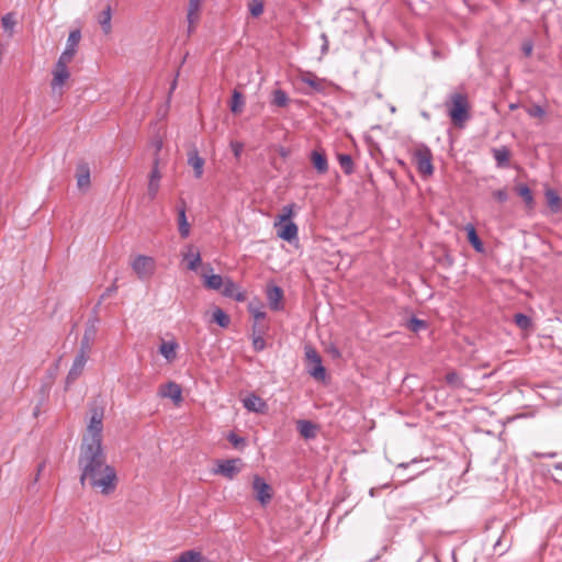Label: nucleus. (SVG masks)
Segmentation results:
<instances>
[{
	"label": "nucleus",
	"mask_w": 562,
	"mask_h": 562,
	"mask_svg": "<svg viewBox=\"0 0 562 562\" xmlns=\"http://www.w3.org/2000/svg\"><path fill=\"white\" fill-rule=\"evenodd\" d=\"M78 467L80 469V484L86 483L98 491L100 494L108 496L115 492L119 483L115 469L106 463V456L103 448H92L80 450L78 457Z\"/></svg>",
	"instance_id": "nucleus-1"
},
{
	"label": "nucleus",
	"mask_w": 562,
	"mask_h": 562,
	"mask_svg": "<svg viewBox=\"0 0 562 562\" xmlns=\"http://www.w3.org/2000/svg\"><path fill=\"white\" fill-rule=\"evenodd\" d=\"M103 417H104V409L102 406H99L97 404H92L90 406V420L87 427L89 437H83L80 450H86L90 446L92 448H95L99 446V448L102 447V430H103Z\"/></svg>",
	"instance_id": "nucleus-2"
},
{
	"label": "nucleus",
	"mask_w": 562,
	"mask_h": 562,
	"mask_svg": "<svg viewBox=\"0 0 562 562\" xmlns=\"http://www.w3.org/2000/svg\"><path fill=\"white\" fill-rule=\"evenodd\" d=\"M446 106L451 122L458 127H463L464 123L470 119V104L467 94L460 92L451 93L446 102Z\"/></svg>",
	"instance_id": "nucleus-3"
},
{
	"label": "nucleus",
	"mask_w": 562,
	"mask_h": 562,
	"mask_svg": "<svg viewBox=\"0 0 562 562\" xmlns=\"http://www.w3.org/2000/svg\"><path fill=\"white\" fill-rule=\"evenodd\" d=\"M292 205H286L283 207V213L279 215V223H276V226H279L277 234L278 237L291 243L292 240L297 238V225L291 221L293 215Z\"/></svg>",
	"instance_id": "nucleus-4"
},
{
	"label": "nucleus",
	"mask_w": 562,
	"mask_h": 562,
	"mask_svg": "<svg viewBox=\"0 0 562 562\" xmlns=\"http://www.w3.org/2000/svg\"><path fill=\"white\" fill-rule=\"evenodd\" d=\"M413 159L418 172L423 177L434 173L432 153L426 144H418L413 153Z\"/></svg>",
	"instance_id": "nucleus-5"
},
{
	"label": "nucleus",
	"mask_w": 562,
	"mask_h": 562,
	"mask_svg": "<svg viewBox=\"0 0 562 562\" xmlns=\"http://www.w3.org/2000/svg\"><path fill=\"white\" fill-rule=\"evenodd\" d=\"M305 357L307 361V372L317 381H324L326 378V369L323 366L322 357L315 348L305 347Z\"/></svg>",
	"instance_id": "nucleus-6"
},
{
	"label": "nucleus",
	"mask_w": 562,
	"mask_h": 562,
	"mask_svg": "<svg viewBox=\"0 0 562 562\" xmlns=\"http://www.w3.org/2000/svg\"><path fill=\"white\" fill-rule=\"evenodd\" d=\"M251 488L255 499L258 501L261 506H267L271 502L273 491L271 485L268 484L263 477L255 474L252 476Z\"/></svg>",
	"instance_id": "nucleus-7"
},
{
	"label": "nucleus",
	"mask_w": 562,
	"mask_h": 562,
	"mask_svg": "<svg viewBox=\"0 0 562 562\" xmlns=\"http://www.w3.org/2000/svg\"><path fill=\"white\" fill-rule=\"evenodd\" d=\"M131 266L140 280L149 279L155 272V260L149 256L138 255Z\"/></svg>",
	"instance_id": "nucleus-8"
},
{
	"label": "nucleus",
	"mask_w": 562,
	"mask_h": 562,
	"mask_svg": "<svg viewBox=\"0 0 562 562\" xmlns=\"http://www.w3.org/2000/svg\"><path fill=\"white\" fill-rule=\"evenodd\" d=\"M241 467L243 461L239 458L218 460L214 473L233 480L241 471Z\"/></svg>",
	"instance_id": "nucleus-9"
},
{
	"label": "nucleus",
	"mask_w": 562,
	"mask_h": 562,
	"mask_svg": "<svg viewBox=\"0 0 562 562\" xmlns=\"http://www.w3.org/2000/svg\"><path fill=\"white\" fill-rule=\"evenodd\" d=\"M89 356L82 352H78L74 359L72 366L68 371L65 381V389L67 390L82 373L85 366L88 361Z\"/></svg>",
	"instance_id": "nucleus-10"
},
{
	"label": "nucleus",
	"mask_w": 562,
	"mask_h": 562,
	"mask_svg": "<svg viewBox=\"0 0 562 562\" xmlns=\"http://www.w3.org/2000/svg\"><path fill=\"white\" fill-rule=\"evenodd\" d=\"M81 40V32L80 30H72L70 31L66 44V48L60 54L58 60H61L63 63L69 64L77 52V46Z\"/></svg>",
	"instance_id": "nucleus-11"
},
{
	"label": "nucleus",
	"mask_w": 562,
	"mask_h": 562,
	"mask_svg": "<svg viewBox=\"0 0 562 562\" xmlns=\"http://www.w3.org/2000/svg\"><path fill=\"white\" fill-rule=\"evenodd\" d=\"M266 296L270 310L279 312L284 308L282 303L284 294L283 290L279 285L268 284L266 289Z\"/></svg>",
	"instance_id": "nucleus-12"
},
{
	"label": "nucleus",
	"mask_w": 562,
	"mask_h": 562,
	"mask_svg": "<svg viewBox=\"0 0 562 562\" xmlns=\"http://www.w3.org/2000/svg\"><path fill=\"white\" fill-rule=\"evenodd\" d=\"M159 157L154 158L153 168L149 173L147 193L150 200H154L157 196L160 187L161 173L159 171Z\"/></svg>",
	"instance_id": "nucleus-13"
},
{
	"label": "nucleus",
	"mask_w": 562,
	"mask_h": 562,
	"mask_svg": "<svg viewBox=\"0 0 562 562\" xmlns=\"http://www.w3.org/2000/svg\"><path fill=\"white\" fill-rule=\"evenodd\" d=\"M68 64L57 60L53 70L52 90L55 93L58 88H61L64 83L69 79L70 72L67 67Z\"/></svg>",
	"instance_id": "nucleus-14"
},
{
	"label": "nucleus",
	"mask_w": 562,
	"mask_h": 562,
	"mask_svg": "<svg viewBox=\"0 0 562 562\" xmlns=\"http://www.w3.org/2000/svg\"><path fill=\"white\" fill-rule=\"evenodd\" d=\"M221 293L223 296L234 299L236 302H245L247 299L245 291L240 290L231 278H225Z\"/></svg>",
	"instance_id": "nucleus-15"
},
{
	"label": "nucleus",
	"mask_w": 562,
	"mask_h": 562,
	"mask_svg": "<svg viewBox=\"0 0 562 562\" xmlns=\"http://www.w3.org/2000/svg\"><path fill=\"white\" fill-rule=\"evenodd\" d=\"M95 323H97V318H93L92 321H89L86 329H85V334L81 338V341H80V350L79 352H82V353H86L89 356L90 351H91V345L95 338V335H97V326H95Z\"/></svg>",
	"instance_id": "nucleus-16"
},
{
	"label": "nucleus",
	"mask_w": 562,
	"mask_h": 562,
	"mask_svg": "<svg viewBox=\"0 0 562 562\" xmlns=\"http://www.w3.org/2000/svg\"><path fill=\"white\" fill-rule=\"evenodd\" d=\"M77 187L79 190H87L90 187V167L89 164L80 160L76 167Z\"/></svg>",
	"instance_id": "nucleus-17"
},
{
	"label": "nucleus",
	"mask_w": 562,
	"mask_h": 562,
	"mask_svg": "<svg viewBox=\"0 0 562 562\" xmlns=\"http://www.w3.org/2000/svg\"><path fill=\"white\" fill-rule=\"evenodd\" d=\"M243 405L247 411L254 412V413H259V414H265L268 408L267 403L260 396L256 395L255 393L248 394L243 400Z\"/></svg>",
	"instance_id": "nucleus-18"
},
{
	"label": "nucleus",
	"mask_w": 562,
	"mask_h": 562,
	"mask_svg": "<svg viewBox=\"0 0 562 562\" xmlns=\"http://www.w3.org/2000/svg\"><path fill=\"white\" fill-rule=\"evenodd\" d=\"M161 397H168L173 401L175 404H179L182 401V390L176 382H168L162 385L159 391Z\"/></svg>",
	"instance_id": "nucleus-19"
},
{
	"label": "nucleus",
	"mask_w": 562,
	"mask_h": 562,
	"mask_svg": "<svg viewBox=\"0 0 562 562\" xmlns=\"http://www.w3.org/2000/svg\"><path fill=\"white\" fill-rule=\"evenodd\" d=\"M187 205L184 200H180V205L178 206V226L179 234L182 238H187L190 235V224L187 221Z\"/></svg>",
	"instance_id": "nucleus-20"
},
{
	"label": "nucleus",
	"mask_w": 562,
	"mask_h": 562,
	"mask_svg": "<svg viewBox=\"0 0 562 562\" xmlns=\"http://www.w3.org/2000/svg\"><path fill=\"white\" fill-rule=\"evenodd\" d=\"M204 159L199 156V153L195 148L188 153V164L194 170V177L196 179L201 178L203 175Z\"/></svg>",
	"instance_id": "nucleus-21"
},
{
	"label": "nucleus",
	"mask_w": 562,
	"mask_h": 562,
	"mask_svg": "<svg viewBox=\"0 0 562 562\" xmlns=\"http://www.w3.org/2000/svg\"><path fill=\"white\" fill-rule=\"evenodd\" d=\"M311 161L318 173H326L328 171V161L324 151L313 150Z\"/></svg>",
	"instance_id": "nucleus-22"
},
{
	"label": "nucleus",
	"mask_w": 562,
	"mask_h": 562,
	"mask_svg": "<svg viewBox=\"0 0 562 562\" xmlns=\"http://www.w3.org/2000/svg\"><path fill=\"white\" fill-rule=\"evenodd\" d=\"M492 154L498 168L509 166L510 150L506 146L492 148Z\"/></svg>",
	"instance_id": "nucleus-23"
},
{
	"label": "nucleus",
	"mask_w": 562,
	"mask_h": 562,
	"mask_svg": "<svg viewBox=\"0 0 562 562\" xmlns=\"http://www.w3.org/2000/svg\"><path fill=\"white\" fill-rule=\"evenodd\" d=\"M465 232L468 241L474 248V250L477 252H483L484 244L480 236L477 235L475 227L472 224H468L465 226Z\"/></svg>",
	"instance_id": "nucleus-24"
},
{
	"label": "nucleus",
	"mask_w": 562,
	"mask_h": 562,
	"mask_svg": "<svg viewBox=\"0 0 562 562\" xmlns=\"http://www.w3.org/2000/svg\"><path fill=\"white\" fill-rule=\"evenodd\" d=\"M98 23L100 24L104 34H109L112 30L111 19H112V8L108 4L99 14H98Z\"/></svg>",
	"instance_id": "nucleus-25"
},
{
	"label": "nucleus",
	"mask_w": 562,
	"mask_h": 562,
	"mask_svg": "<svg viewBox=\"0 0 562 562\" xmlns=\"http://www.w3.org/2000/svg\"><path fill=\"white\" fill-rule=\"evenodd\" d=\"M297 430L305 439H313L316 437L317 426L311 420L301 419L297 422Z\"/></svg>",
	"instance_id": "nucleus-26"
},
{
	"label": "nucleus",
	"mask_w": 562,
	"mask_h": 562,
	"mask_svg": "<svg viewBox=\"0 0 562 562\" xmlns=\"http://www.w3.org/2000/svg\"><path fill=\"white\" fill-rule=\"evenodd\" d=\"M178 342L175 340L164 341L159 347V352L168 361H173L177 357Z\"/></svg>",
	"instance_id": "nucleus-27"
},
{
	"label": "nucleus",
	"mask_w": 562,
	"mask_h": 562,
	"mask_svg": "<svg viewBox=\"0 0 562 562\" xmlns=\"http://www.w3.org/2000/svg\"><path fill=\"white\" fill-rule=\"evenodd\" d=\"M515 190L517 194L524 200L526 206L530 210L533 209L535 200L530 188L525 183H520L516 186Z\"/></svg>",
	"instance_id": "nucleus-28"
},
{
	"label": "nucleus",
	"mask_w": 562,
	"mask_h": 562,
	"mask_svg": "<svg viewBox=\"0 0 562 562\" xmlns=\"http://www.w3.org/2000/svg\"><path fill=\"white\" fill-rule=\"evenodd\" d=\"M245 106V98L244 94L238 91L237 89H234L232 93V99L229 102V109L234 114H238L243 112V109Z\"/></svg>",
	"instance_id": "nucleus-29"
},
{
	"label": "nucleus",
	"mask_w": 562,
	"mask_h": 562,
	"mask_svg": "<svg viewBox=\"0 0 562 562\" xmlns=\"http://www.w3.org/2000/svg\"><path fill=\"white\" fill-rule=\"evenodd\" d=\"M302 82L310 86L316 92H322L324 90L323 80L317 78V76L313 72H305L302 76Z\"/></svg>",
	"instance_id": "nucleus-30"
},
{
	"label": "nucleus",
	"mask_w": 562,
	"mask_h": 562,
	"mask_svg": "<svg viewBox=\"0 0 562 562\" xmlns=\"http://www.w3.org/2000/svg\"><path fill=\"white\" fill-rule=\"evenodd\" d=\"M546 199L551 211L559 212L562 209V199L554 190L548 189L546 191Z\"/></svg>",
	"instance_id": "nucleus-31"
},
{
	"label": "nucleus",
	"mask_w": 562,
	"mask_h": 562,
	"mask_svg": "<svg viewBox=\"0 0 562 562\" xmlns=\"http://www.w3.org/2000/svg\"><path fill=\"white\" fill-rule=\"evenodd\" d=\"M224 278L220 274H211L204 277V286L210 290L221 291L224 284Z\"/></svg>",
	"instance_id": "nucleus-32"
},
{
	"label": "nucleus",
	"mask_w": 562,
	"mask_h": 562,
	"mask_svg": "<svg viewBox=\"0 0 562 562\" xmlns=\"http://www.w3.org/2000/svg\"><path fill=\"white\" fill-rule=\"evenodd\" d=\"M289 102H290V99H289L286 92L283 91L282 89H276L272 92V99H271L272 105H276L278 108H286Z\"/></svg>",
	"instance_id": "nucleus-33"
},
{
	"label": "nucleus",
	"mask_w": 562,
	"mask_h": 562,
	"mask_svg": "<svg viewBox=\"0 0 562 562\" xmlns=\"http://www.w3.org/2000/svg\"><path fill=\"white\" fill-rule=\"evenodd\" d=\"M203 555L195 550H188L180 553L173 562H202Z\"/></svg>",
	"instance_id": "nucleus-34"
},
{
	"label": "nucleus",
	"mask_w": 562,
	"mask_h": 562,
	"mask_svg": "<svg viewBox=\"0 0 562 562\" xmlns=\"http://www.w3.org/2000/svg\"><path fill=\"white\" fill-rule=\"evenodd\" d=\"M212 321L222 328H227L231 324L229 316L220 307L213 311Z\"/></svg>",
	"instance_id": "nucleus-35"
},
{
	"label": "nucleus",
	"mask_w": 562,
	"mask_h": 562,
	"mask_svg": "<svg viewBox=\"0 0 562 562\" xmlns=\"http://www.w3.org/2000/svg\"><path fill=\"white\" fill-rule=\"evenodd\" d=\"M337 160L342 171L349 176L353 173V160L348 154H337Z\"/></svg>",
	"instance_id": "nucleus-36"
},
{
	"label": "nucleus",
	"mask_w": 562,
	"mask_h": 562,
	"mask_svg": "<svg viewBox=\"0 0 562 562\" xmlns=\"http://www.w3.org/2000/svg\"><path fill=\"white\" fill-rule=\"evenodd\" d=\"M262 307H263L262 303L258 300L256 302H250L248 304V311L252 315L255 321L265 319L266 312L262 311Z\"/></svg>",
	"instance_id": "nucleus-37"
},
{
	"label": "nucleus",
	"mask_w": 562,
	"mask_h": 562,
	"mask_svg": "<svg viewBox=\"0 0 562 562\" xmlns=\"http://www.w3.org/2000/svg\"><path fill=\"white\" fill-rule=\"evenodd\" d=\"M514 323L522 330H529L532 327V319L524 313L514 315Z\"/></svg>",
	"instance_id": "nucleus-38"
},
{
	"label": "nucleus",
	"mask_w": 562,
	"mask_h": 562,
	"mask_svg": "<svg viewBox=\"0 0 562 562\" xmlns=\"http://www.w3.org/2000/svg\"><path fill=\"white\" fill-rule=\"evenodd\" d=\"M445 381L449 386L453 389H460L464 386L461 376L457 371L453 370L446 373Z\"/></svg>",
	"instance_id": "nucleus-39"
},
{
	"label": "nucleus",
	"mask_w": 562,
	"mask_h": 562,
	"mask_svg": "<svg viewBox=\"0 0 562 562\" xmlns=\"http://www.w3.org/2000/svg\"><path fill=\"white\" fill-rule=\"evenodd\" d=\"M407 329H409L413 333H418L420 330H424L428 327V324L424 319H419L416 316H412L407 323H406Z\"/></svg>",
	"instance_id": "nucleus-40"
},
{
	"label": "nucleus",
	"mask_w": 562,
	"mask_h": 562,
	"mask_svg": "<svg viewBox=\"0 0 562 562\" xmlns=\"http://www.w3.org/2000/svg\"><path fill=\"white\" fill-rule=\"evenodd\" d=\"M183 259L188 261V269L195 271L201 263V255L199 251L192 252L191 250L188 254L183 255Z\"/></svg>",
	"instance_id": "nucleus-41"
},
{
	"label": "nucleus",
	"mask_w": 562,
	"mask_h": 562,
	"mask_svg": "<svg viewBox=\"0 0 562 562\" xmlns=\"http://www.w3.org/2000/svg\"><path fill=\"white\" fill-rule=\"evenodd\" d=\"M1 24H2L3 30L5 32H8L10 36H12L14 26L16 24L14 13L9 12V13L4 14L1 19Z\"/></svg>",
	"instance_id": "nucleus-42"
},
{
	"label": "nucleus",
	"mask_w": 562,
	"mask_h": 562,
	"mask_svg": "<svg viewBox=\"0 0 562 562\" xmlns=\"http://www.w3.org/2000/svg\"><path fill=\"white\" fill-rule=\"evenodd\" d=\"M508 529H509V525L507 524V525H505V527H504V529H503V533H502V536H501V537L497 539V541L494 543V550H495V551H499V552H498V553H499V555L505 554V553L508 551V549L510 548V546H512V540H509V541H508V543H507L506 546H503V540H504V538H505V532H506V530H508Z\"/></svg>",
	"instance_id": "nucleus-43"
},
{
	"label": "nucleus",
	"mask_w": 562,
	"mask_h": 562,
	"mask_svg": "<svg viewBox=\"0 0 562 562\" xmlns=\"http://www.w3.org/2000/svg\"><path fill=\"white\" fill-rule=\"evenodd\" d=\"M248 10L254 18H258L263 12V1L262 0H250L248 3Z\"/></svg>",
	"instance_id": "nucleus-44"
},
{
	"label": "nucleus",
	"mask_w": 562,
	"mask_h": 562,
	"mask_svg": "<svg viewBox=\"0 0 562 562\" xmlns=\"http://www.w3.org/2000/svg\"><path fill=\"white\" fill-rule=\"evenodd\" d=\"M256 333H257V325L255 324L252 326V347H254L255 351H261L266 347V341L260 334L256 335Z\"/></svg>",
	"instance_id": "nucleus-45"
},
{
	"label": "nucleus",
	"mask_w": 562,
	"mask_h": 562,
	"mask_svg": "<svg viewBox=\"0 0 562 562\" xmlns=\"http://www.w3.org/2000/svg\"><path fill=\"white\" fill-rule=\"evenodd\" d=\"M201 3L202 2L189 0L187 18L200 19Z\"/></svg>",
	"instance_id": "nucleus-46"
},
{
	"label": "nucleus",
	"mask_w": 562,
	"mask_h": 562,
	"mask_svg": "<svg viewBox=\"0 0 562 562\" xmlns=\"http://www.w3.org/2000/svg\"><path fill=\"white\" fill-rule=\"evenodd\" d=\"M227 440L233 445L234 448L239 449L246 445L245 438L238 436L234 431L227 435Z\"/></svg>",
	"instance_id": "nucleus-47"
},
{
	"label": "nucleus",
	"mask_w": 562,
	"mask_h": 562,
	"mask_svg": "<svg viewBox=\"0 0 562 562\" xmlns=\"http://www.w3.org/2000/svg\"><path fill=\"white\" fill-rule=\"evenodd\" d=\"M117 291V285L116 283L114 282L111 286L106 288L105 291L102 293V295L100 296V300L99 302L97 303L95 307L94 308H98L100 305H101V302L103 300H105L106 297H109L110 295H112L113 293H115Z\"/></svg>",
	"instance_id": "nucleus-48"
},
{
	"label": "nucleus",
	"mask_w": 562,
	"mask_h": 562,
	"mask_svg": "<svg viewBox=\"0 0 562 562\" xmlns=\"http://www.w3.org/2000/svg\"><path fill=\"white\" fill-rule=\"evenodd\" d=\"M493 198L499 203H505L509 195L506 189H499L493 192Z\"/></svg>",
	"instance_id": "nucleus-49"
},
{
	"label": "nucleus",
	"mask_w": 562,
	"mask_h": 562,
	"mask_svg": "<svg viewBox=\"0 0 562 562\" xmlns=\"http://www.w3.org/2000/svg\"><path fill=\"white\" fill-rule=\"evenodd\" d=\"M528 114L531 117H542L546 114V112L542 106L535 104L530 109H528Z\"/></svg>",
	"instance_id": "nucleus-50"
},
{
	"label": "nucleus",
	"mask_w": 562,
	"mask_h": 562,
	"mask_svg": "<svg viewBox=\"0 0 562 562\" xmlns=\"http://www.w3.org/2000/svg\"><path fill=\"white\" fill-rule=\"evenodd\" d=\"M533 43L532 41H525L521 45V50L526 57H529L532 54Z\"/></svg>",
	"instance_id": "nucleus-51"
},
{
	"label": "nucleus",
	"mask_w": 562,
	"mask_h": 562,
	"mask_svg": "<svg viewBox=\"0 0 562 562\" xmlns=\"http://www.w3.org/2000/svg\"><path fill=\"white\" fill-rule=\"evenodd\" d=\"M188 21V35L190 36L195 31V24L199 21L196 18H187Z\"/></svg>",
	"instance_id": "nucleus-52"
},
{
	"label": "nucleus",
	"mask_w": 562,
	"mask_h": 562,
	"mask_svg": "<svg viewBox=\"0 0 562 562\" xmlns=\"http://www.w3.org/2000/svg\"><path fill=\"white\" fill-rule=\"evenodd\" d=\"M232 150L234 153V156L238 158L243 151V144L238 142L232 143Z\"/></svg>",
	"instance_id": "nucleus-53"
},
{
	"label": "nucleus",
	"mask_w": 562,
	"mask_h": 562,
	"mask_svg": "<svg viewBox=\"0 0 562 562\" xmlns=\"http://www.w3.org/2000/svg\"><path fill=\"white\" fill-rule=\"evenodd\" d=\"M389 486H390V484H389V483H386V484H383V485H381V486H379V487H371V488H370V491H369V495H370L371 497H375V496H378V495H379L380 490L385 488V487H389Z\"/></svg>",
	"instance_id": "nucleus-54"
},
{
	"label": "nucleus",
	"mask_w": 562,
	"mask_h": 562,
	"mask_svg": "<svg viewBox=\"0 0 562 562\" xmlns=\"http://www.w3.org/2000/svg\"><path fill=\"white\" fill-rule=\"evenodd\" d=\"M161 148H162V140L161 139H157L155 142V156H154V158L159 157V151L161 150Z\"/></svg>",
	"instance_id": "nucleus-55"
},
{
	"label": "nucleus",
	"mask_w": 562,
	"mask_h": 562,
	"mask_svg": "<svg viewBox=\"0 0 562 562\" xmlns=\"http://www.w3.org/2000/svg\"><path fill=\"white\" fill-rule=\"evenodd\" d=\"M322 38L324 41L323 45H322V53H326L328 50V38H327V35L325 33L322 34Z\"/></svg>",
	"instance_id": "nucleus-56"
},
{
	"label": "nucleus",
	"mask_w": 562,
	"mask_h": 562,
	"mask_svg": "<svg viewBox=\"0 0 562 562\" xmlns=\"http://www.w3.org/2000/svg\"><path fill=\"white\" fill-rule=\"evenodd\" d=\"M44 469H45V462H41V463H38V465H37V472H36L35 479H34V481H35V482L38 480L40 474H41V472H42Z\"/></svg>",
	"instance_id": "nucleus-57"
},
{
	"label": "nucleus",
	"mask_w": 562,
	"mask_h": 562,
	"mask_svg": "<svg viewBox=\"0 0 562 562\" xmlns=\"http://www.w3.org/2000/svg\"><path fill=\"white\" fill-rule=\"evenodd\" d=\"M330 352L334 357H340V352L336 347L331 348Z\"/></svg>",
	"instance_id": "nucleus-58"
},
{
	"label": "nucleus",
	"mask_w": 562,
	"mask_h": 562,
	"mask_svg": "<svg viewBox=\"0 0 562 562\" xmlns=\"http://www.w3.org/2000/svg\"><path fill=\"white\" fill-rule=\"evenodd\" d=\"M176 86H177V80H173V82L171 83V87H170V91L175 90Z\"/></svg>",
	"instance_id": "nucleus-59"
},
{
	"label": "nucleus",
	"mask_w": 562,
	"mask_h": 562,
	"mask_svg": "<svg viewBox=\"0 0 562 562\" xmlns=\"http://www.w3.org/2000/svg\"><path fill=\"white\" fill-rule=\"evenodd\" d=\"M176 86H177V80H173V82L171 83V87H170V91L175 90Z\"/></svg>",
	"instance_id": "nucleus-60"
},
{
	"label": "nucleus",
	"mask_w": 562,
	"mask_h": 562,
	"mask_svg": "<svg viewBox=\"0 0 562 562\" xmlns=\"http://www.w3.org/2000/svg\"><path fill=\"white\" fill-rule=\"evenodd\" d=\"M280 154H281L282 157H285L286 156V150L284 148H281Z\"/></svg>",
	"instance_id": "nucleus-61"
},
{
	"label": "nucleus",
	"mask_w": 562,
	"mask_h": 562,
	"mask_svg": "<svg viewBox=\"0 0 562 562\" xmlns=\"http://www.w3.org/2000/svg\"><path fill=\"white\" fill-rule=\"evenodd\" d=\"M554 468H555L557 470H562V462H561V463H557V464L554 465Z\"/></svg>",
	"instance_id": "nucleus-62"
},
{
	"label": "nucleus",
	"mask_w": 562,
	"mask_h": 562,
	"mask_svg": "<svg viewBox=\"0 0 562 562\" xmlns=\"http://www.w3.org/2000/svg\"><path fill=\"white\" fill-rule=\"evenodd\" d=\"M408 464L407 463H401L398 467L400 468H406Z\"/></svg>",
	"instance_id": "nucleus-63"
},
{
	"label": "nucleus",
	"mask_w": 562,
	"mask_h": 562,
	"mask_svg": "<svg viewBox=\"0 0 562 562\" xmlns=\"http://www.w3.org/2000/svg\"><path fill=\"white\" fill-rule=\"evenodd\" d=\"M423 116L424 117H429L428 114L426 112H423Z\"/></svg>",
	"instance_id": "nucleus-64"
}]
</instances>
